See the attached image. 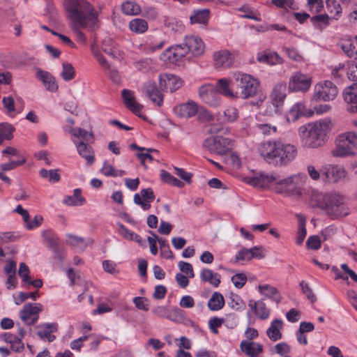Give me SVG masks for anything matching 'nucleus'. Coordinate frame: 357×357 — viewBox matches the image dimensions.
Returning a JSON list of instances; mask_svg holds the SVG:
<instances>
[{
    "instance_id": "nucleus-6",
    "label": "nucleus",
    "mask_w": 357,
    "mask_h": 357,
    "mask_svg": "<svg viewBox=\"0 0 357 357\" xmlns=\"http://www.w3.org/2000/svg\"><path fill=\"white\" fill-rule=\"evenodd\" d=\"M298 180L296 176H290L283 179L279 178L275 181L274 190L277 193L284 196H299L301 190L298 185Z\"/></svg>"
},
{
    "instance_id": "nucleus-16",
    "label": "nucleus",
    "mask_w": 357,
    "mask_h": 357,
    "mask_svg": "<svg viewBox=\"0 0 357 357\" xmlns=\"http://www.w3.org/2000/svg\"><path fill=\"white\" fill-rule=\"evenodd\" d=\"M321 173L326 179L333 182L344 178L347 175V172L343 167L335 165H326L321 169Z\"/></svg>"
},
{
    "instance_id": "nucleus-25",
    "label": "nucleus",
    "mask_w": 357,
    "mask_h": 357,
    "mask_svg": "<svg viewBox=\"0 0 357 357\" xmlns=\"http://www.w3.org/2000/svg\"><path fill=\"white\" fill-rule=\"evenodd\" d=\"M77 146L79 155L86 160L87 165H91L95 162L94 151L93 148L83 142L73 141Z\"/></svg>"
},
{
    "instance_id": "nucleus-61",
    "label": "nucleus",
    "mask_w": 357,
    "mask_h": 357,
    "mask_svg": "<svg viewBox=\"0 0 357 357\" xmlns=\"http://www.w3.org/2000/svg\"><path fill=\"white\" fill-rule=\"evenodd\" d=\"M356 42V39L354 41H347L342 45L343 50L349 56H352L356 54V49L357 48Z\"/></svg>"
},
{
    "instance_id": "nucleus-17",
    "label": "nucleus",
    "mask_w": 357,
    "mask_h": 357,
    "mask_svg": "<svg viewBox=\"0 0 357 357\" xmlns=\"http://www.w3.org/2000/svg\"><path fill=\"white\" fill-rule=\"evenodd\" d=\"M188 54V50L185 49V45H176L172 46L165 51L162 54V59L164 61H169L172 63H175L182 58L185 57Z\"/></svg>"
},
{
    "instance_id": "nucleus-21",
    "label": "nucleus",
    "mask_w": 357,
    "mask_h": 357,
    "mask_svg": "<svg viewBox=\"0 0 357 357\" xmlns=\"http://www.w3.org/2000/svg\"><path fill=\"white\" fill-rule=\"evenodd\" d=\"M278 178L279 175L275 173L271 174H260L253 177L250 181V183L255 187L266 188L271 183L276 181Z\"/></svg>"
},
{
    "instance_id": "nucleus-49",
    "label": "nucleus",
    "mask_w": 357,
    "mask_h": 357,
    "mask_svg": "<svg viewBox=\"0 0 357 357\" xmlns=\"http://www.w3.org/2000/svg\"><path fill=\"white\" fill-rule=\"evenodd\" d=\"M306 233L305 220L303 218H300L296 241L297 245H301L303 243L305 238Z\"/></svg>"
},
{
    "instance_id": "nucleus-23",
    "label": "nucleus",
    "mask_w": 357,
    "mask_h": 357,
    "mask_svg": "<svg viewBox=\"0 0 357 357\" xmlns=\"http://www.w3.org/2000/svg\"><path fill=\"white\" fill-rule=\"evenodd\" d=\"M343 96L345 102L351 104L347 109L351 112H357V82L346 88Z\"/></svg>"
},
{
    "instance_id": "nucleus-31",
    "label": "nucleus",
    "mask_w": 357,
    "mask_h": 357,
    "mask_svg": "<svg viewBox=\"0 0 357 357\" xmlns=\"http://www.w3.org/2000/svg\"><path fill=\"white\" fill-rule=\"evenodd\" d=\"M283 327V323L280 319H275L271 324L270 327L267 329L266 334L272 341H278L282 338L281 330Z\"/></svg>"
},
{
    "instance_id": "nucleus-34",
    "label": "nucleus",
    "mask_w": 357,
    "mask_h": 357,
    "mask_svg": "<svg viewBox=\"0 0 357 357\" xmlns=\"http://www.w3.org/2000/svg\"><path fill=\"white\" fill-rule=\"evenodd\" d=\"M225 305L223 296L219 292H214L208 301V307L211 310L218 311L222 309Z\"/></svg>"
},
{
    "instance_id": "nucleus-47",
    "label": "nucleus",
    "mask_w": 357,
    "mask_h": 357,
    "mask_svg": "<svg viewBox=\"0 0 357 357\" xmlns=\"http://www.w3.org/2000/svg\"><path fill=\"white\" fill-rule=\"evenodd\" d=\"M95 24H92L91 23H88L87 26H75V24H71V29L76 33L77 38L79 43L83 44H86V37L83 32L80 31L81 28H88L91 31H92L94 28Z\"/></svg>"
},
{
    "instance_id": "nucleus-37",
    "label": "nucleus",
    "mask_w": 357,
    "mask_h": 357,
    "mask_svg": "<svg viewBox=\"0 0 357 357\" xmlns=\"http://www.w3.org/2000/svg\"><path fill=\"white\" fill-rule=\"evenodd\" d=\"M129 28L134 33H143L147 30L148 24L145 20L136 18L130 22Z\"/></svg>"
},
{
    "instance_id": "nucleus-12",
    "label": "nucleus",
    "mask_w": 357,
    "mask_h": 357,
    "mask_svg": "<svg viewBox=\"0 0 357 357\" xmlns=\"http://www.w3.org/2000/svg\"><path fill=\"white\" fill-rule=\"evenodd\" d=\"M298 135L301 139L303 145L310 149H317L322 146L325 143V139L312 132L305 126H301L298 128Z\"/></svg>"
},
{
    "instance_id": "nucleus-15",
    "label": "nucleus",
    "mask_w": 357,
    "mask_h": 357,
    "mask_svg": "<svg viewBox=\"0 0 357 357\" xmlns=\"http://www.w3.org/2000/svg\"><path fill=\"white\" fill-rule=\"evenodd\" d=\"M198 105L192 100L176 105L174 108V112L176 116L185 119L195 116L198 113Z\"/></svg>"
},
{
    "instance_id": "nucleus-18",
    "label": "nucleus",
    "mask_w": 357,
    "mask_h": 357,
    "mask_svg": "<svg viewBox=\"0 0 357 357\" xmlns=\"http://www.w3.org/2000/svg\"><path fill=\"white\" fill-rule=\"evenodd\" d=\"M184 45L188 50V53L190 52L194 56H200L204 52V44L202 39L197 36H187L184 40Z\"/></svg>"
},
{
    "instance_id": "nucleus-54",
    "label": "nucleus",
    "mask_w": 357,
    "mask_h": 357,
    "mask_svg": "<svg viewBox=\"0 0 357 357\" xmlns=\"http://www.w3.org/2000/svg\"><path fill=\"white\" fill-rule=\"evenodd\" d=\"M225 121L227 122H234L238 118V112L236 108L230 107L224 111Z\"/></svg>"
},
{
    "instance_id": "nucleus-55",
    "label": "nucleus",
    "mask_w": 357,
    "mask_h": 357,
    "mask_svg": "<svg viewBox=\"0 0 357 357\" xmlns=\"http://www.w3.org/2000/svg\"><path fill=\"white\" fill-rule=\"evenodd\" d=\"M300 287L304 294L306 295L307 298L312 302L314 303L317 301L315 295L313 294L312 289L310 287L307 283L304 281L300 282Z\"/></svg>"
},
{
    "instance_id": "nucleus-56",
    "label": "nucleus",
    "mask_w": 357,
    "mask_h": 357,
    "mask_svg": "<svg viewBox=\"0 0 357 357\" xmlns=\"http://www.w3.org/2000/svg\"><path fill=\"white\" fill-rule=\"evenodd\" d=\"M321 241L318 236H311L308 238L306 242V245L308 249L319 250L321 248Z\"/></svg>"
},
{
    "instance_id": "nucleus-38",
    "label": "nucleus",
    "mask_w": 357,
    "mask_h": 357,
    "mask_svg": "<svg viewBox=\"0 0 357 357\" xmlns=\"http://www.w3.org/2000/svg\"><path fill=\"white\" fill-rule=\"evenodd\" d=\"M14 131L15 128L13 125L8 123H0V145L5 139L10 140Z\"/></svg>"
},
{
    "instance_id": "nucleus-22",
    "label": "nucleus",
    "mask_w": 357,
    "mask_h": 357,
    "mask_svg": "<svg viewBox=\"0 0 357 357\" xmlns=\"http://www.w3.org/2000/svg\"><path fill=\"white\" fill-rule=\"evenodd\" d=\"M58 325L56 323H46L36 326L37 335L40 339H47L48 342L54 341L56 337L52 335L57 331Z\"/></svg>"
},
{
    "instance_id": "nucleus-11",
    "label": "nucleus",
    "mask_w": 357,
    "mask_h": 357,
    "mask_svg": "<svg viewBox=\"0 0 357 357\" xmlns=\"http://www.w3.org/2000/svg\"><path fill=\"white\" fill-rule=\"evenodd\" d=\"M312 84V78L301 72L292 74L289 81V89L292 91H306Z\"/></svg>"
},
{
    "instance_id": "nucleus-30",
    "label": "nucleus",
    "mask_w": 357,
    "mask_h": 357,
    "mask_svg": "<svg viewBox=\"0 0 357 357\" xmlns=\"http://www.w3.org/2000/svg\"><path fill=\"white\" fill-rule=\"evenodd\" d=\"M248 305L259 319L264 320L268 317L270 311L262 301H253L250 300Z\"/></svg>"
},
{
    "instance_id": "nucleus-62",
    "label": "nucleus",
    "mask_w": 357,
    "mask_h": 357,
    "mask_svg": "<svg viewBox=\"0 0 357 357\" xmlns=\"http://www.w3.org/2000/svg\"><path fill=\"white\" fill-rule=\"evenodd\" d=\"M257 128L264 135H272L277 132L276 126H271L268 124H258Z\"/></svg>"
},
{
    "instance_id": "nucleus-13",
    "label": "nucleus",
    "mask_w": 357,
    "mask_h": 357,
    "mask_svg": "<svg viewBox=\"0 0 357 357\" xmlns=\"http://www.w3.org/2000/svg\"><path fill=\"white\" fill-rule=\"evenodd\" d=\"M142 93L154 104L161 106L163 103V95L158 89L155 82L148 80L144 82L142 88Z\"/></svg>"
},
{
    "instance_id": "nucleus-9",
    "label": "nucleus",
    "mask_w": 357,
    "mask_h": 357,
    "mask_svg": "<svg viewBox=\"0 0 357 357\" xmlns=\"http://www.w3.org/2000/svg\"><path fill=\"white\" fill-rule=\"evenodd\" d=\"M43 305L40 303L25 304L20 312V318L26 325H33L38 319L39 312L43 311Z\"/></svg>"
},
{
    "instance_id": "nucleus-26",
    "label": "nucleus",
    "mask_w": 357,
    "mask_h": 357,
    "mask_svg": "<svg viewBox=\"0 0 357 357\" xmlns=\"http://www.w3.org/2000/svg\"><path fill=\"white\" fill-rule=\"evenodd\" d=\"M287 96V85L284 82H280L275 85L271 95L273 104L275 107L280 106Z\"/></svg>"
},
{
    "instance_id": "nucleus-36",
    "label": "nucleus",
    "mask_w": 357,
    "mask_h": 357,
    "mask_svg": "<svg viewBox=\"0 0 357 357\" xmlns=\"http://www.w3.org/2000/svg\"><path fill=\"white\" fill-rule=\"evenodd\" d=\"M82 190L80 189H75L73 195L67 196L63 201V204L68 206H82L84 202V198L81 195Z\"/></svg>"
},
{
    "instance_id": "nucleus-24",
    "label": "nucleus",
    "mask_w": 357,
    "mask_h": 357,
    "mask_svg": "<svg viewBox=\"0 0 357 357\" xmlns=\"http://www.w3.org/2000/svg\"><path fill=\"white\" fill-rule=\"evenodd\" d=\"M122 98L126 107L134 114H137L142 109L143 106L135 100L134 93L132 91L123 90Z\"/></svg>"
},
{
    "instance_id": "nucleus-8",
    "label": "nucleus",
    "mask_w": 357,
    "mask_h": 357,
    "mask_svg": "<svg viewBox=\"0 0 357 357\" xmlns=\"http://www.w3.org/2000/svg\"><path fill=\"white\" fill-rule=\"evenodd\" d=\"M204 146L211 153L224 155L230 150L231 141L228 138L217 135L206 139L204 142Z\"/></svg>"
},
{
    "instance_id": "nucleus-27",
    "label": "nucleus",
    "mask_w": 357,
    "mask_h": 357,
    "mask_svg": "<svg viewBox=\"0 0 357 357\" xmlns=\"http://www.w3.org/2000/svg\"><path fill=\"white\" fill-rule=\"evenodd\" d=\"M36 77L43 82L47 90L51 92L57 91L58 85L55 78L49 72L38 70L36 73Z\"/></svg>"
},
{
    "instance_id": "nucleus-43",
    "label": "nucleus",
    "mask_w": 357,
    "mask_h": 357,
    "mask_svg": "<svg viewBox=\"0 0 357 357\" xmlns=\"http://www.w3.org/2000/svg\"><path fill=\"white\" fill-rule=\"evenodd\" d=\"M8 162L0 165V167L3 172H8L15 169L26 162L25 158H20V159L17 160H12L10 158H8Z\"/></svg>"
},
{
    "instance_id": "nucleus-57",
    "label": "nucleus",
    "mask_w": 357,
    "mask_h": 357,
    "mask_svg": "<svg viewBox=\"0 0 357 357\" xmlns=\"http://www.w3.org/2000/svg\"><path fill=\"white\" fill-rule=\"evenodd\" d=\"M337 232V228L334 225H330L326 227L321 231V236L323 237V241H327L332 238L334 236L336 235Z\"/></svg>"
},
{
    "instance_id": "nucleus-52",
    "label": "nucleus",
    "mask_w": 357,
    "mask_h": 357,
    "mask_svg": "<svg viewBox=\"0 0 357 357\" xmlns=\"http://www.w3.org/2000/svg\"><path fill=\"white\" fill-rule=\"evenodd\" d=\"M253 259L252 250L245 248H241L235 257L236 261H250Z\"/></svg>"
},
{
    "instance_id": "nucleus-46",
    "label": "nucleus",
    "mask_w": 357,
    "mask_h": 357,
    "mask_svg": "<svg viewBox=\"0 0 357 357\" xmlns=\"http://www.w3.org/2000/svg\"><path fill=\"white\" fill-rule=\"evenodd\" d=\"M63 70L61 72V77L65 81H70L74 79L75 76V70L73 65L68 62L62 63Z\"/></svg>"
},
{
    "instance_id": "nucleus-50",
    "label": "nucleus",
    "mask_w": 357,
    "mask_h": 357,
    "mask_svg": "<svg viewBox=\"0 0 357 357\" xmlns=\"http://www.w3.org/2000/svg\"><path fill=\"white\" fill-rule=\"evenodd\" d=\"M160 176L163 181L174 186L182 187L183 185V183L181 181L174 177L166 171L162 170Z\"/></svg>"
},
{
    "instance_id": "nucleus-28",
    "label": "nucleus",
    "mask_w": 357,
    "mask_h": 357,
    "mask_svg": "<svg viewBox=\"0 0 357 357\" xmlns=\"http://www.w3.org/2000/svg\"><path fill=\"white\" fill-rule=\"evenodd\" d=\"M241 349L250 357H257L263 351L262 345L254 342L242 341Z\"/></svg>"
},
{
    "instance_id": "nucleus-3",
    "label": "nucleus",
    "mask_w": 357,
    "mask_h": 357,
    "mask_svg": "<svg viewBox=\"0 0 357 357\" xmlns=\"http://www.w3.org/2000/svg\"><path fill=\"white\" fill-rule=\"evenodd\" d=\"M67 17L71 24L77 26H87L88 23L96 24L97 17L91 5L85 0H68Z\"/></svg>"
},
{
    "instance_id": "nucleus-44",
    "label": "nucleus",
    "mask_w": 357,
    "mask_h": 357,
    "mask_svg": "<svg viewBox=\"0 0 357 357\" xmlns=\"http://www.w3.org/2000/svg\"><path fill=\"white\" fill-rule=\"evenodd\" d=\"M68 243L77 250L83 251L87 246L88 243L84 239L73 234L68 235Z\"/></svg>"
},
{
    "instance_id": "nucleus-19",
    "label": "nucleus",
    "mask_w": 357,
    "mask_h": 357,
    "mask_svg": "<svg viewBox=\"0 0 357 357\" xmlns=\"http://www.w3.org/2000/svg\"><path fill=\"white\" fill-rule=\"evenodd\" d=\"M304 126L312 131V132L326 140L327 133L331 128V122L330 120L325 119Z\"/></svg>"
},
{
    "instance_id": "nucleus-42",
    "label": "nucleus",
    "mask_w": 357,
    "mask_h": 357,
    "mask_svg": "<svg viewBox=\"0 0 357 357\" xmlns=\"http://www.w3.org/2000/svg\"><path fill=\"white\" fill-rule=\"evenodd\" d=\"M209 18V10L204 9L195 11L193 15L190 17L191 23L206 24Z\"/></svg>"
},
{
    "instance_id": "nucleus-2",
    "label": "nucleus",
    "mask_w": 357,
    "mask_h": 357,
    "mask_svg": "<svg viewBox=\"0 0 357 357\" xmlns=\"http://www.w3.org/2000/svg\"><path fill=\"white\" fill-rule=\"evenodd\" d=\"M311 199L331 220L342 219L350 213L344 197L337 192H314Z\"/></svg>"
},
{
    "instance_id": "nucleus-51",
    "label": "nucleus",
    "mask_w": 357,
    "mask_h": 357,
    "mask_svg": "<svg viewBox=\"0 0 357 357\" xmlns=\"http://www.w3.org/2000/svg\"><path fill=\"white\" fill-rule=\"evenodd\" d=\"M326 7L331 14H333L335 17L338 16L342 13V8L340 4L335 0H327Z\"/></svg>"
},
{
    "instance_id": "nucleus-29",
    "label": "nucleus",
    "mask_w": 357,
    "mask_h": 357,
    "mask_svg": "<svg viewBox=\"0 0 357 357\" xmlns=\"http://www.w3.org/2000/svg\"><path fill=\"white\" fill-rule=\"evenodd\" d=\"M102 50L114 59H119L121 56L116 43L110 38H105L102 40Z\"/></svg>"
},
{
    "instance_id": "nucleus-39",
    "label": "nucleus",
    "mask_w": 357,
    "mask_h": 357,
    "mask_svg": "<svg viewBox=\"0 0 357 357\" xmlns=\"http://www.w3.org/2000/svg\"><path fill=\"white\" fill-rule=\"evenodd\" d=\"M100 172L105 176L113 177L123 176L126 174L124 170L115 169L114 167L107 161L104 162L100 169Z\"/></svg>"
},
{
    "instance_id": "nucleus-10",
    "label": "nucleus",
    "mask_w": 357,
    "mask_h": 357,
    "mask_svg": "<svg viewBox=\"0 0 357 357\" xmlns=\"http://www.w3.org/2000/svg\"><path fill=\"white\" fill-rule=\"evenodd\" d=\"M199 96L203 102L212 107L220 105V97L215 85L204 84L199 89Z\"/></svg>"
},
{
    "instance_id": "nucleus-7",
    "label": "nucleus",
    "mask_w": 357,
    "mask_h": 357,
    "mask_svg": "<svg viewBox=\"0 0 357 357\" xmlns=\"http://www.w3.org/2000/svg\"><path fill=\"white\" fill-rule=\"evenodd\" d=\"M337 93V88L332 82L324 81L314 86L313 98L317 100L330 101L335 99Z\"/></svg>"
},
{
    "instance_id": "nucleus-59",
    "label": "nucleus",
    "mask_w": 357,
    "mask_h": 357,
    "mask_svg": "<svg viewBox=\"0 0 357 357\" xmlns=\"http://www.w3.org/2000/svg\"><path fill=\"white\" fill-rule=\"evenodd\" d=\"M272 3L275 6L288 10L289 8L294 9V0H271Z\"/></svg>"
},
{
    "instance_id": "nucleus-53",
    "label": "nucleus",
    "mask_w": 357,
    "mask_h": 357,
    "mask_svg": "<svg viewBox=\"0 0 357 357\" xmlns=\"http://www.w3.org/2000/svg\"><path fill=\"white\" fill-rule=\"evenodd\" d=\"M158 243L161 250V255L166 259H172L173 255L169 249L167 241L164 238H160V240H158Z\"/></svg>"
},
{
    "instance_id": "nucleus-1",
    "label": "nucleus",
    "mask_w": 357,
    "mask_h": 357,
    "mask_svg": "<svg viewBox=\"0 0 357 357\" xmlns=\"http://www.w3.org/2000/svg\"><path fill=\"white\" fill-rule=\"evenodd\" d=\"M259 153L268 164L284 166L296 157L297 149L294 145L286 144L280 139L269 140L260 144Z\"/></svg>"
},
{
    "instance_id": "nucleus-32",
    "label": "nucleus",
    "mask_w": 357,
    "mask_h": 357,
    "mask_svg": "<svg viewBox=\"0 0 357 357\" xmlns=\"http://www.w3.org/2000/svg\"><path fill=\"white\" fill-rule=\"evenodd\" d=\"M258 289L260 294L272 299L276 303H280L282 297L275 287L269 284H264L259 285Z\"/></svg>"
},
{
    "instance_id": "nucleus-58",
    "label": "nucleus",
    "mask_w": 357,
    "mask_h": 357,
    "mask_svg": "<svg viewBox=\"0 0 357 357\" xmlns=\"http://www.w3.org/2000/svg\"><path fill=\"white\" fill-rule=\"evenodd\" d=\"M284 50L290 59L296 62L303 61V56L294 47H285Z\"/></svg>"
},
{
    "instance_id": "nucleus-63",
    "label": "nucleus",
    "mask_w": 357,
    "mask_h": 357,
    "mask_svg": "<svg viewBox=\"0 0 357 357\" xmlns=\"http://www.w3.org/2000/svg\"><path fill=\"white\" fill-rule=\"evenodd\" d=\"M29 273H30V270H29L28 266L25 263L22 262L20 264V268L18 270V275L22 278V282H24L29 280V278L30 277Z\"/></svg>"
},
{
    "instance_id": "nucleus-48",
    "label": "nucleus",
    "mask_w": 357,
    "mask_h": 357,
    "mask_svg": "<svg viewBox=\"0 0 357 357\" xmlns=\"http://www.w3.org/2000/svg\"><path fill=\"white\" fill-rule=\"evenodd\" d=\"M69 132L74 137L80 138L84 141H89L93 139V137L92 133H90L81 128L75 129L71 128L69 129Z\"/></svg>"
},
{
    "instance_id": "nucleus-41",
    "label": "nucleus",
    "mask_w": 357,
    "mask_h": 357,
    "mask_svg": "<svg viewBox=\"0 0 357 357\" xmlns=\"http://www.w3.org/2000/svg\"><path fill=\"white\" fill-rule=\"evenodd\" d=\"M42 236L45 238V242L48 245V247L52 250H54L61 246L58 238L54 235L51 231H43L42 232Z\"/></svg>"
},
{
    "instance_id": "nucleus-60",
    "label": "nucleus",
    "mask_w": 357,
    "mask_h": 357,
    "mask_svg": "<svg viewBox=\"0 0 357 357\" xmlns=\"http://www.w3.org/2000/svg\"><path fill=\"white\" fill-rule=\"evenodd\" d=\"M234 285L237 288H242L247 281V277L243 273H237L231 277Z\"/></svg>"
},
{
    "instance_id": "nucleus-40",
    "label": "nucleus",
    "mask_w": 357,
    "mask_h": 357,
    "mask_svg": "<svg viewBox=\"0 0 357 357\" xmlns=\"http://www.w3.org/2000/svg\"><path fill=\"white\" fill-rule=\"evenodd\" d=\"M123 13L127 15H137L140 13V6L133 1H126L121 6Z\"/></svg>"
},
{
    "instance_id": "nucleus-33",
    "label": "nucleus",
    "mask_w": 357,
    "mask_h": 357,
    "mask_svg": "<svg viewBox=\"0 0 357 357\" xmlns=\"http://www.w3.org/2000/svg\"><path fill=\"white\" fill-rule=\"evenodd\" d=\"M200 278L202 281L208 282L215 287H218L220 283V275L208 268H204L201 271Z\"/></svg>"
},
{
    "instance_id": "nucleus-5",
    "label": "nucleus",
    "mask_w": 357,
    "mask_h": 357,
    "mask_svg": "<svg viewBox=\"0 0 357 357\" xmlns=\"http://www.w3.org/2000/svg\"><path fill=\"white\" fill-rule=\"evenodd\" d=\"M357 147V135L348 132L338 137L336 146L332 151V155L335 157H344L353 154V149Z\"/></svg>"
},
{
    "instance_id": "nucleus-64",
    "label": "nucleus",
    "mask_w": 357,
    "mask_h": 357,
    "mask_svg": "<svg viewBox=\"0 0 357 357\" xmlns=\"http://www.w3.org/2000/svg\"><path fill=\"white\" fill-rule=\"evenodd\" d=\"M348 78L351 80H357V63L351 62L347 68Z\"/></svg>"
},
{
    "instance_id": "nucleus-45",
    "label": "nucleus",
    "mask_w": 357,
    "mask_h": 357,
    "mask_svg": "<svg viewBox=\"0 0 357 357\" xmlns=\"http://www.w3.org/2000/svg\"><path fill=\"white\" fill-rule=\"evenodd\" d=\"M332 19L327 14H321L313 16L311 18V21L312 23L319 28L320 30H322L324 27H326L328 24L329 21Z\"/></svg>"
},
{
    "instance_id": "nucleus-14",
    "label": "nucleus",
    "mask_w": 357,
    "mask_h": 357,
    "mask_svg": "<svg viewBox=\"0 0 357 357\" xmlns=\"http://www.w3.org/2000/svg\"><path fill=\"white\" fill-rule=\"evenodd\" d=\"M183 80L174 75L162 74L159 77L160 87L162 90H169L174 92L181 88L183 85Z\"/></svg>"
},
{
    "instance_id": "nucleus-20",
    "label": "nucleus",
    "mask_w": 357,
    "mask_h": 357,
    "mask_svg": "<svg viewBox=\"0 0 357 357\" xmlns=\"http://www.w3.org/2000/svg\"><path fill=\"white\" fill-rule=\"evenodd\" d=\"M213 61L216 68H229L234 63V56L228 50H222L213 53Z\"/></svg>"
},
{
    "instance_id": "nucleus-35",
    "label": "nucleus",
    "mask_w": 357,
    "mask_h": 357,
    "mask_svg": "<svg viewBox=\"0 0 357 357\" xmlns=\"http://www.w3.org/2000/svg\"><path fill=\"white\" fill-rule=\"evenodd\" d=\"M218 89V93H220L225 96L230 98L236 97V93H234L230 89V81L227 79H220L215 86Z\"/></svg>"
},
{
    "instance_id": "nucleus-4",
    "label": "nucleus",
    "mask_w": 357,
    "mask_h": 357,
    "mask_svg": "<svg viewBox=\"0 0 357 357\" xmlns=\"http://www.w3.org/2000/svg\"><path fill=\"white\" fill-rule=\"evenodd\" d=\"M234 78L238 89L236 97L248 99L259 91V82L252 75L238 72L234 74Z\"/></svg>"
}]
</instances>
